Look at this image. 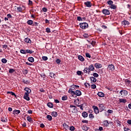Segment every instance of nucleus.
<instances>
[{
	"label": "nucleus",
	"instance_id": "1",
	"mask_svg": "<svg viewBox=\"0 0 131 131\" xmlns=\"http://www.w3.org/2000/svg\"><path fill=\"white\" fill-rule=\"evenodd\" d=\"M91 71H95V67H94V64L90 65L89 68H85L83 70L84 73L87 74H90Z\"/></svg>",
	"mask_w": 131,
	"mask_h": 131
},
{
	"label": "nucleus",
	"instance_id": "2",
	"mask_svg": "<svg viewBox=\"0 0 131 131\" xmlns=\"http://www.w3.org/2000/svg\"><path fill=\"white\" fill-rule=\"evenodd\" d=\"M79 26L82 29H85L89 27V25L86 23H80Z\"/></svg>",
	"mask_w": 131,
	"mask_h": 131
},
{
	"label": "nucleus",
	"instance_id": "3",
	"mask_svg": "<svg viewBox=\"0 0 131 131\" xmlns=\"http://www.w3.org/2000/svg\"><path fill=\"white\" fill-rule=\"evenodd\" d=\"M70 107L73 113H76V112H77V108H76V106H75V105H71Z\"/></svg>",
	"mask_w": 131,
	"mask_h": 131
},
{
	"label": "nucleus",
	"instance_id": "4",
	"mask_svg": "<svg viewBox=\"0 0 131 131\" xmlns=\"http://www.w3.org/2000/svg\"><path fill=\"white\" fill-rule=\"evenodd\" d=\"M79 99H77L76 100H75L74 104H75V105H76L78 107H79L81 110H83V107H82V104H81V105H79V103H78L77 104V103H79Z\"/></svg>",
	"mask_w": 131,
	"mask_h": 131
},
{
	"label": "nucleus",
	"instance_id": "5",
	"mask_svg": "<svg viewBox=\"0 0 131 131\" xmlns=\"http://www.w3.org/2000/svg\"><path fill=\"white\" fill-rule=\"evenodd\" d=\"M107 69L108 71H114V70H115L114 65L113 64H109L107 67Z\"/></svg>",
	"mask_w": 131,
	"mask_h": 131
},
{
	"label": "nucleus",
	"instance_id": "6",
	"mask_svg": "<svg viewBox=\"0 0 131 131\" xmlns=\"http://www.w3.org/2000/svg\"><path fill=\"white\" fill-rule=\"evenodd\" d=\"M93 108L94 109V113L95 114H99L100 110H99V107L96 105H93Z\"/></svg>",
	"mask_w": 131,
	"mask_h": 131
},
{
	"label": "nucleus",
	"instance_id": "7",
	"mask_svg": "<svg viewBox=\"0 0 131 131\" xmlns=\"http://www.w3.org/2000/svg\"><path fill=\"white\" fill-rule=\"evenodd\" d=\"M120 94L122 97H125V96H126L127 95V91L125 90H121L120 92Z\"/></svg>",
	"mask_w": 131,
	"mask_h": 131
},
{
	"label": "nucleus",
	"instance_id": "8",
	"mask_svg": "<svg viewBox=\"0 0 131 131\" xmlns=\"http://www.w3.org/2000/svg\"><path fill=\"white\" fill-rule=\"evenodd\" d=\"M99 107V110L102 111H104V110L105 109V105H104V104H98Z\"/></svg>",
	"mask_w": 131,
	"mask_h": 131
},
{
	"label": "nucleus",
	"instance_id": "9",
	"mask_svg": "<svg viewBox=\"0 0 131 131\" xmlns=\"http://www.w3.org/2000/svg\"><path fill=\"white\" fill-rule=\"evenodd\" d=\"M102 13L104 15H110V11L107 9H103Z\"/></svg>",
	"mask_w": 131,
	"mask_h": 131
},
{
	"label": "nucleus",
	"instance_id": "10",
	"mask_svg": "<svg viewBox=\"0 0 131 131\" xmlns=\"http://www.w3.org/2000/svg\"><path fill=\"white\" fill-rule=\"evenodd\" d=\"M74 95H76V96L79 97V96H81V91L79 90H76V91H74Z\"/></svg>",
	"mask_w": 131,
	"mask_h": 131
},
{
	"label": "nucleus",
	"instance_id": "11",
	"mask_svg": "<svg viewBox=\"0 0 131 131\" xmlns=\"http://www.w3.org/2000/svg\"><path fill=\"white\" fill-rule=\"evenodd\" d=\"M24 98L25 100H27V101L30 100V98L29 97V94H28L27 93H25V95L24 96Z\"/></svg>",
	"mask_w": 131,
	"mask_h": 131
},
{
	"label": "nucleus",
	"instance_id": "12",
	"mask_svg": "<svg viewBox=\"0 0 131 131\" xmlns=\"http://www.w3.org/2000/svg\"><path fill=\"white\" fill-rule=\"evenodd\" d=\"M122 25H124V26H126V25H129V22L127 20H123L122 21Z\"/></svg>",
	"mask_w": 131,
	"mask_h": 131
},
{
	"label": "nucleus",
	"instance_id": "13",
	"mask_svg": "<svg viewBox=\"0 0 131 131\" xmlns=\"http://www.w3.org/2000/svg\"><path fill=\"white\" fill-rule=\"evenodd\" d=\"M84 5H85V6H87L88 8L92 7V3H91L90 2H84Z\"/></svg>",
	"mask_w": 131,
	"mask_h": 131
},
{
	"label": "nucleus",
	"instance_id": "14",
	"mask_svg": "<svg viewBox=\"0 0 131 131\" xmlns=\"http://www.w3.org/2000/svg\"><path fill=\"white\" fill-rule=\"evenodd\" d=\"M94 66L97 69H99V68H102V64L101 63H95L94 64Z\"/></svg>",
	"mask_w": 131,
	"mask_h": 131
},
{
	"label": "nucleus",
	"instance_id": "15",
	"mask_svg": "<svg viewBox=\"0 0 131 131\" xmlns=\"http://www.w3.org/2000/svg\"><path fill=\"white\" fill-rule=\"evenodd\" d=\"M25 91H26V92H26V93H27L29 95L30 93H31V90L28 87H26L25 88Z\"/></svg>",
	"mask_w": 131,
	"mask_h": 131
},
{
	"label": "nucleus",
	"instance_id": "16",
	"mask_svg": "<svg viewBox=\"0 0 131 131\" xmlns=\"http://www.w3.org/2000/svg\"><path fill=\"white\" fill-rule=\"evenodd\" d=\"M25 42H26L27 43H31V40H30V38H26L24 39Z\"/></svg>",
	"mask_w": 131,
	"mask_h": 131
},
{
	"label": "nucleus",
	"instance_id": "17",
	"mask_svg": "<svg viewBox=\"0 0 131 131\" xmlns=\"http://www.w3.org/2000/svg\"><path fill=\"white\" fill-rule=\"evenodd\" d=\"M1 121L2 122H8V119L7 117H3L1 118Z\"/></svg>",
	"mask_w": 131,
	"mask_h": 131
},
{
	"label": "nucleus",
	"instance_id": "18",
	"mask_svg": "<svg viewBox=\"0 0 131 131\" xmlns=\"http://www.w3.org/2000/svg\"><path fill=\"white\" fill-rule=\"evenodd\" d=\"M13 114H16V115H18V114H20L21 113V111L20 110H14L13 111Z\"/></svg>",
	"mask_w": 131,
	"mask_h": 131
},
{
	"label": "nucleus",
	"instance_id": "19",
	"mask_svg": "<svg viewBox=\"0 0 131 131\" xmlns=\"http://www.w3.org/2000/svg\"><path fill=\"white\" fill-rule=\"evenodd\" d=\"M27 120L29 122H30V123H32V122H33V120H32V118L30 116H28L27 117Z\"/></svg>",
	"mask_w": 131,
	"mask_h": 131
},
{
	"label": "nucleus",
	"instance_id": "20",
	"mask_svg": "<svg viewBox=\"0 0 131 131\" xmlns=\"http://www.w3.org/2000/svg\"><path fill=\"white\" fill-rule=\"evenodd\" d=\"M97 95L98 97H100L101 98H103V97L105 96V94H104V93L103 92H98Z\"/></svg>",
	"mask_w": 131,
	"mask_h": 131
},
{
	"label": "nucleus",
	"instance_id": "21",
	"mask_svg": "<svg viewBox=\"0 0 131 131\" xmlns=\"http://www.w3.org/2000/svg\"><path fill=\"white\" fill-rule=\"evenodd\" d=\"M90 80L92 82H96L97 81V79L94 77H90Z\"/></svg>",
	"mask_w": 131,
	"mask_h": 131
},
{
	"label": "nucleus",
	"instance_id": "22",
	"mask_svg": "<svg viewBox=\"0 0 131 131\" xmlns=\"http://www.w3.org/2000/svg\"><path fill=\"white\" fill-rule=\"evenodd\" d=\"M28 60L29 62H31V63H33V62H34V58L32 57H29Z\"/></svg>",
	"mask_w": 131,
	"mask_h": 131
},
{
	"label": "nucleus",
	"instance_id": "23",
	"mask_svg": "<svg viewBox=\"0 0 131 131\" xmlns=\"http://www.w3.org/2000/svg\"><path fill=\"white\" fill-rule=\"evenodd\" d=\"M52 116H53L54 117H57L58 116V113L56 112H53L51 114Z\"/></svg>",
	"mask_w": 131,
	"mask_h": 131
},
{
	"label": "nucleus",
	"instance_id": "24",
	"mask_svg": "<svg viewBox=\"0 0 131 131\" xmlns=\"http://www.w3.org/2000/svg\"><path fill=\"white\" fill-rule=\"evenodd\" d=\"M111 9H113V10H116V8H117V6L116 5L112 4L111 6L110 7Z\"/></svg>",
	"mask_w": 131,
	"mask_h": 131
},
{
	"label": "nucleus",
	"instance_id": "25",
	"mask_svg": "<svg viewBox=\"0 0 131 131\" xmlns=\"http://www.w3.org/2000/svg\"><path fill=\"white\" fill-rule=\"evenodd\" d=\"M7 94H11V95H12V96H14L15 98H17V95H16L15 93H14L13 92L8 91L7 92Z\"/></svg>",
	"mask_w": 131,
	"mask_h": 131
},
{
	"label": "nucleus",
	"instance_id": "26",
	"mask_svg": "<svg viewBox=\"0 0 131 131\" xmlns=\"http://www.w3.org/2000/svg\"><path fill=\"white\" fill-rule=\"evenodd\" d=\"M78 58L80 61H81L82 62H83V61H84V58L81 55H79Z\"/></svg>",
	"mask_w": 131,
	"mask_h": 131
},
{
	"label": "nucleus",
	"instance_id": "27",
	"mask_svg": "<svg viewBox=\"0 0 131 131\" xmlns=\"http://www.w3.org/2000/svg\"><path fill=\"white\" fill-rule=\"evenodd\" d=\"M82 116L84 118H86V117H88V116H89V114H88V113H86L85 112H83L82 113Z\"/></svg>",
	"mask_w": 131,
	"mask_h": 131
},
{
	"label": "nucleus",
	"instance_id": "28",
	"mask_svg": "<svg viewBox=\"0 0 131 131\" xmlns=\"http://www.w3.org/2000/svg\"><path fill=\"white\" fill-rule=\"evenodd\" d=\"M27 24H28V25H33V20H29L27 21Z\"/></svg>",
	"mask_w": 131,
	"mask_h": 131
},
{
	"label": "nucleus",
	"instance_id": "29",
	"mask_svg": "<svg viewBox=\"0 0 131 131\" xmlns=\"http://www.w3.org/2000/svg\"><path fill=\"white\" fill-rule=\"evenodd\" d=\"M103 125H104V126H108V125H109V122L107 120L104 121L103 122Z\"/></svg>",
	"mask_w": 131,
	"mask_h": 131
},
{
	"label": "nucleus",
	"instance_id": "30",
	"mask_svg": "<svg viewBox=\"0 0 131 131\" xmlns=\"http://www.w3.org/2000/svg\"><path fill=\"white\" fill-rule=\"evenodd\" d=\"M120 103H125L126 102V99H120L119 100Z\"/></svg>",
	"mask_w": 131,
	"mask_h": 131
},
{
	"label": "nucleus",
	"instance_id": "31",
	"mask_svg": "<svg viewBox=\"0 0 131 131\" xmlns=\"http://www.w3.org/2000/svg\"><path fill=\"white\" fill-rule=\"evenodd\" d=\"M47 118L48 119V120L49 121H52V116L50 115H48L47 116Z\"/></svg>",
	"mask_w": 131,
	"mask_h": 131
},
{
	"label": "nucleus",
	"instance_id": "32",
	"mask_svg": "<svg viewBox=\"0 0 131 131\" xmlns=\"http://www.w3.org/2000/svg\"><path fill=\"white\" fill-rule=\"evenodd\" d=\"M17 12H19L20 13H22V11H23V9L21 7H17Z\"/></svg>",
	"mask_w": 131,
	"mask_h": 131
},
{
	"label": "nucleus",
	"instance_id": "33",
	"mask_svg": "<svg viewBox=\"0 0 131 131\" xmlns=\"http://www.w3.org/2000/svg\"><path fill=\"white\" fill-rule=\"evenodd\" d=\"M47 106H48L49 107V108H53V107H54V105L51 102H49L47 104Z\"/></svg>",
	"mask_w": 131,
	"mask_h": 131
},
{
	"label": "nucleus",
	"instance_id": "34",
	"mask_svg": "<svg viewBox=\"0 0 131 131\" xmlns=\"http://www.w3.org/2000/svg\"><path fill=\"white\" fill-rule=\"evenodd\" d=\"M62 126L64 127V128H69V126L65 123L62 124Z\"/></svg>",
	"mask_w": 131,
	"mask_h": 131
},
{
	"label": "nucleus",
	"instance_id": "35",
	"mask_svg": "<svg viewBox=\"0 0 131 131\" xmlns=\"http://www.w3.org/2000/svg\"><path fill=\"white\" fill-rule=\"evenodd\" d=\"M23 82H24V83H26V84H28V83H29L30 82L28 80H25V79H23Z\"/></svg>",
	"mask_w": 131,
	"mask_h": 131
},
{
	"label": "nucleus",
	"instance_id": "36",
	"mask_svg": "<svg viewBox=\"0 0 131 131\" xmlns=\"http://www.w3.org/2000/svg\"><path fill=\"white\" fill-rule=\"evenodd\" d=\"M1 61H2V63H3L4 64H6V63H7V62H8V60H7L6 59V58L2 59Z\"/></svg>",
	"mask_w": 131,
	"mask_h": 131
},
{
	"label": "nucleus",
	"instance_id": "37",
	"mask_svg": "<svg viewBox=\"0 0 131 131\" xmlns=\"http://www.w3.org/2000/svg\"><path fill=\"white\" fill-rule=\"evenodd\" d=\"M27 52H28V54H33V53H34V51L31 50H29V49H27Z\"/></svg>",
	"mask_w": 131,
	"mask_h": 131
},
{
	"label": "nucleus",
	"instance_id": "38",
	"mask_svg": "<svg viewBox=\"0 0 131 131\" xmlns=\"http://www.w3.org/2000/svg\"><path fill=\"white\" fill-rule=\"evenodd\" d=\"M23 73H24V74L25 75H26V74H28V70H24L23 71Z\"/></svg>",
	"mask_w": 131,
	"mask_h": 131
},
{
	"label": "nucleus",
	"instance_id": "39",
	"mask_svg": "<svg viewBox=\"0 0 131 131\" xmlns=\"http://www.w3.org/2000/svg\"><path fill=\"white\" fill-rule=\"evenodd\" d=\"M89 118L93 119L95 118V116H94L92 114H89Z\"/></svg>",
	"mask_w": 131,
	"mask_h": 131
},
{
	"label": "nucleus",
	"instance_id": "40",
	"mask_svg": "<svg viewBox=\"0 0 131 131\" xmlns=\"http://www.w3.org/2000/svg\"><path fill=\"white\" fill-rule=\"evenodd\" d=\"M108 5H110V6H112V5H113V1L110 0L107 1Z\"/></svg>",
	"mask_w": 131,
	"mask_h": 131
},
{
	"label": "nucleus",
	"instance_id": "41",
	"mask_svg": "<svg viewBox=\"0 0 131 131\" xmlns=\"http://www.w3.org/2000/svg\"><path fill=\"white\" fill-rule=\"evenodd\" d=\"M69 93L71 94V95H74V91H73L72 90V89H71L69 90Z\"/></svg>",
	"mask_w": 131,
	"mask_h": 131
},
{
	"label": "nucleus",
	"instance_id": "42",
	"mask_svg": "<svg viewBox=\"0 0 131 131\" xmlns=\"http://www.w3.org/2000/svg\"><path fill=\"white\" fill-rule=\"evenodd\" d=\"M93 77H99V74H98V73H93Z\"/></svg>",
	"mask_w": 131,
	"mask_h": 131
},
{
	"label": "nucleus",
	"instance_id": "43",
	"mask_svg": "<svg viewBox=\"0 0 131 131\" xmlns=\"http://www.w3.org/2000/svg\"><path fill=\"white\" fill-rule=\"evenodd\" d=\"M9 73H13V72H15V70L13 69H10L9 71Z\"/></svg>",
	"mask_w": 131,
	"mask_h": 131
},
{
	"label": "nucleus",
	"instance_id": "44",
	"mask_svg": "<svg viewBox=\"0 0 131 131\" xmlns=\"http://www.w3.org/2000/svg\"><path fill=\"white\" fill-rule=\"evenodd\" d=\"M70 130L71 131L75 130V127H74V126H72L70 127Z\"/></svg>",
	"mask_w": 131,
	"mask_h": 131
},
{
	"label": "nucleus",
	"instance_id": "45",
	"mask_svg": "<svg viewBox=\"0 0 131 131\" xmlns=\"http://www.w3.org/2000/svg\"><path fill=\"white\" fill-rule=\"evenodd\" d=\"M50 77H55V74L51 72L50 73Z\"/></svg>",
	"mask_w": 131,
	"mask_h": 131
},
{
	"label": "nucleus",
	"instance_id": "46",
	"mask_svg": "<svg viewBox=\"0 0 131 131\" xmlns=\"http://www.w3.org/2000/svg\"><path fill=\"white\" fill-rule=\"evenodd\" d=\"M61 99H62V101H66V100H67V96H64L62 97Z\"/></svg>",
	"mask_w": 131,
	"mask_h": 131
},
{
	"label": "nucleus",
	"instance_id": "47",
	"mask_svg": "<svg viewBox=\"0 0 131 131\" xmlns=\"http://www.w3.org/2000/svg\"><path fill=\"white\" fill-rule=\"evenodd\" d=\"M46 32H47L48 33H50L51 32V29H50L49 28H46Z\"/></svg>",
	"mask_w": 131,
	"mask_h": 131
},
{
	"label": "nucleus",
	"instance_id": "48",
	"mask_svg": "<svg viewBox=\"0 0 131 131\" xmlns=\"http://www.w3.org/2000/svg\"><path fill=\"white\" fill-rule=\"evenodd\" d=\"M124 131H131V129L129 128H127L126 127H124Z\"/></svg>",
	"mask_w": 131,
	"mask_h": 131
},
{
	"label": "nucleus",
	"instance_id": "49",
	"mask_svg": "<svg viewBox=\"0 0 131 131\" xmlns=\"http://www.w3.org/2000/svg\"><path fill=\"white\" fill-rule=\"evenodd\" d=\"M96 131H101L103 130V127H99V129H96Z\"/></svg>",
	"mask_w": 131,
	"mask_h": 131
},
{
	"label": "nucleus",
	"instance_id": "50",
	"mask_svg": "<svg viewBox=\"0 0 131 131\" xmlns=\"http://www.w3.org/2000/svg\"><path fill=\"white\" fill-rule=\"evenodd\" d=\"M42 11H43V12L46 13V12H48V9L46 7H44L42 8Z\"/></svg>",
	"mask_w": 131,
	"mask_h": 131
},
{
	"label": "nucleus",
	"instance_id": "51",
	"mask_svg": "<svg viewBox=\"0 0 131 131\" xmlns=\"http://www.w3.org/2000/svg\"><path fill=\"white\" fill-rule=\"evenodd\" d=\"M42 59L43 60V61H47V60H48V57L42 56Z\"/></svg>",
	"mask_w": 131,
	"mask_h": 131
},
{
	"label": "nucleus",
	"instance_id": "52",
	"mask_svg": "<svg viewBox=\"0 0 131 131\" xmlns=\"http://www.w3.org/2000/svg\"><path fill=\"white\" fill-rule=\"evenodd\" d=\"M20 53H21V54H24V55H25V50H23V49L20 50Z\"/></svg>",
	"mask_w": 131,
	"mask_h": 131
},
{
	"label": "nucleus",
	"instance_id": "53",
	"mask_svg": "<svg viewBox=\"0 0 131 131\" xmlns=\"http://www.w3.org/2000/svg\"><path fill=\"white\" fill-rule=\"evenodd\" d=\"M33 26H37L38 25V23L37 22H34L33 23Z\"/></svg>",
	"mask_w": 131,
	"mask_h": 131
},
{
	"label": "nucleus",
	"instance_id": "54",
	"mask_svg": "<svg viewBox=\"0 0 131 131\" xmlns=\"http://www.w3.org/2000/svg\"><path fill=\"white\" fill-rule=\"evenodd\" d=\"M77 19L78 21H82V18L80 16H78Z\"/></svg>",
	"mask_w": 131,
	"mask_h": 131
},
{
	"label": "nucleus",
	"instance_id": "55",
	"mask_svg": "<svg viewBox=\"0 0 131 131\" xmlns=\"http://www.w3.org/2000/svg\"><path fill=\"white\" fill-rule=\"evenodd\" d=\"M91 88L92 89H93V90H95V89L97 88V86L96 85V84H92L91 85Z\"/></svg>",
	"mask_w": 131,
	"mask_h": 131
},
{
	"label": "nucleus",
	"instance_id": "56",
	"mask_svg": "<svg viewBox=\"0 0 131 131\" xmlns=\"http://www.w3.org/2000/svg\"><path fill=\"white\" fill-rule=\"evenodd\" d=\"M85 56L86 57V58H91V55L90 54V53H86Z\"/></svg>",
	"mask_w": 131,
	"mask_h": 131
},
{
	"label": "nucleus",
	"instance_id": "57",
	"mask_svg": "<svg viewBox=\"0 0 131 131\" xmlns=\"http://www.w3.org/2000/svg\"><path fill=\"white\" fill-rule=\"evenodd\" d=\"M56 62L57 64H60V63H61V60H60L59 59H57L56 60Z\"/></svg>",
	"mask_w": 131,
	"mask_h": 131
},
{
	"label": "nucleus",
	"instance_id": "58",
	"mask_svg": "<svg viewBox=\"0 0 131 131\" xmlns=\"http://www.w3.org/2000/svg\"><path fill=\"white\" fill-rule=\"evenodd\" d=\"M81 73H82V72L81 71H78L77 72V74L78 75H81Z\"/></svg>",
	"mask_w": 131,
	"mask_h": 131
},
{
	"label": "nucleus",
	"instance_id": "59",
	"mask_svg": "<svg viewBox=\"0 0 131 131\" xmlns=\"http://www.w3.org/2000/svg\"><path fill=\"white\" fill-rule=\"evenodd\" d=\"M75 89V85H72L71 86V90H72L73 91H74Z\"/></svg>",
	"mask_w": 131,
	"mask_h": 131
},
{
	"label": "nucleus",
	"instance_id": "60",
	"mask_svg": "<svg viewBox=\"0 0 131 131\" xmlns=\"http://www.w3.org/2000/svg\"><path fill=\"white\" fill-rule=\"evenodd\" d=\"M91 43L92 46H93V47H95V45H96V41H92Z\"/></svg>",
	"mask_w": 131,
	"mask_h": 131
},
{
	"label": "nucleus",
	"instance_id": "61",
	"mask_svg": "<svg viewBox=\"0 0 131 131\" xmlns=\"http://www.w3.org/2000/svg\"><path fill=\"white\" fill-rule=\"evenodd\" d=\"M107 113H108L110 114H112V113H113V111L111 110H108L107 111Z\"/></svg>",
	"mask_w": 131,
	"mask_h": 131
},
{
	"label": "nucleus",
	"instance_id": "62",
	"mask_svg": "<svg viewBox=\"0 0 131 131\" xmlns=\"http://www.w3.org/2000/svg\"><path fill=\"white\" fill-rule=\"evenodd\" d=\"M3 48L4 49H7V48H8V45H3Z\"/></svg>",
	"mask_w": 131,
	"mask_h": 131
},
{
	"label": "nucleus",
	"instance_id": "63",
	"mask_svg": "<svg viewBox=\"0 0 131 131\" xmlns=\"http://www.w3.org/2000/svg\"><path fill=\"white\" fill-rule=\"evenodd\" d=\"M7 17L8 18H12V15H11V14H7Z\"/></svg>",
	"mask_w": 131,
	"mask_h": 131
},
{
	"label": "nucleus",
	"instance_id": "64",
	"mask_svg": "<svg viewBox=\"0 0 131 131\" xmlns=\"http://www.w3.org/2000/svg\"><path fill=\"white\" fill-rule=\"evenodd\" d=\"M127 123H128V124H131V120H128L127 121Z\"/></svg>",
	"mask_w": 131,
	"mask_h": 131
}]
</instances>
